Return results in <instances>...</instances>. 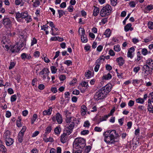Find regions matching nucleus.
I'll list each match as a JSON object with an SVG mask.
<instances>
[{
	"label": "nucleus",
	"mask_w": 153,
	"mask_h": 153,
	"mask_svg": "<svg viewBox=\"0 0 153 153\" xmlns=\"http://www.w3.org/2000/svg\"><path fill=\"white\" fill-rule=\"evenodd\" d=\"M54 132L57 135H59L61 131V128L60 126H57L54 129Z\"/></svg>",
	"instance_id": "393cba45"
},
{
	"label": "nucleus",
	"mask_w": 153,
	"mask_h": 153,
	"mask_svg": "<svg viewBox=\"0 0 153 153\" xmlns=\"http://www.w3.org/2000/svg\"><path fill=\"white\" fill-rule=\"evenodd\" d=\"M70 134H68L67 133V131H65V130H64L63 134L61 135L60 140L62 143H65L66 142L67 139V135H69Z\"/></svg>",
	"instance_id": "9b49d317"
},
{
	"label": "nucleus",
	"mask_w": 153,
	"mask_h": 153,
	"mask_svg": "<svg viewBox=\"0 0 153 153\" xmlns=\"http://www.w3.org/2000/svg\"><path fill=\"white\" fill-rule=\"evenodd\" d=\"M136 101L137 103H140V104H143L144 102V101L143 99V98H138L136 99Z\"/></svg>",
	"instance_id": "7c9ffc66"
},
{
	"label": "nucleus",
	"mask_w": 153,
	"mask_h": 153,
	"mask_svg": "<svg viewBox=\"0 0 153 153\" xmlns=\"http://www.w3.org/2000/svg\"><path fill=\"white\" fill-rule=\"evenodd\" d=\"M24 135L19 133L18 139L19 142L22 143L23 141V137Z\"/></svg>",
	"instance_id": "2f4dec72"
},
{
	"label": "nucleus",
	"mask_w": 153,
	"mask_h": 153,
	"mask_svg": "<svg viewBox=\"0 0 153 153\" xmlns=\"http://www.w3.org/2000/svg\"><path fill=\"white\" fill-rule=\"evenodd\" d=\"M140 67L139 66H137V67H134V68L133 71L136 73L138 72V71L140 70Z\"/></svg>",
	"instance_id": "8fccbe9b"
},
{
	"label": "nucleus",
	"mask_w": 153,
	"mask_h": 153,
	"mask_svg": "<svg viewBox=\"0 0 153 153\" xmlns=\"http://www.w3.org/2000/svg\"><path fill=\"white\" fill-rule=\"evenodd\" d=\"M16 94L12 95L10 98V100L11 102H13L16 100Z\"/></svg>",
	"instance_id": "a19ab883"
},
{
	"label": "nucleus",
	"mask_w": 153,
	"mask_h": 153,
	"mask_svg": "<svg viewBox=\"0 0 153 153\" xmlns=\"http://www.w3.org/2000/svg\"><path fill=\"white\" fill-rule=\"evenodd\" d=\"M64 63L67 65L68 66H70L72 65V62L71 60H67L65 61Z\"/></svg>",
	"instance_id": "49530a36"
},
{
	"label": "nucleus",
	"mask_w": 153,
	"mask_h": 153,
	"mask_svg": "<svg viewBox=\"0 0 153 153\" xmlns=\"http://www.w3.org/2000/svg\"><path fill=\"white\" fill-rule=\"evenodd\" d=\"M117 0H111V4L114 6H116L117 4Z\"/></svg>",
	"instance_id": "3c124183"
},
{
	"label": "nucleus",
	"mask_w": 153,
	"mask_h": 153,
	"mask_svg": "<svg viewBox=\"0 0 153 153\" xmlns=\"http://www.w3.org/2000/svg\"><path fill=\"white\" fill-rule=\"evenodd\" d=\"M65 120L67 125L66 128L64 130L68 134H71L73 131L75 124H78L79 121L74 117H68L67 116Z\"/></svg>",
	"instance_id": "f03ea898"
},
{
	"label": "nucleus",
	"mask_w": 153,
	"mask_h": 153,
	"mask_svg": "<svg viewBox=\"0 0 153 153\" xmlns=\"http://www.w3.org/2000/svg\"><path fill=\"white\" fill-rule=\"evenodd\" d=\"M110 116V115L109 114H108V115H106L102 117H100V121L98 123L101 122L106 120L107 118Z\"/></svg>",
	"instance_id": "a878e982"
},
{
	"label": "nucleus",
	"mask_w": 153,
	"mask_h": 153,
	"mask_svg": "<svg viewBox=\"0 0 153 153\" xmlns=\"http://www.w3.org/2000/svg\"><path fill=\"white\" fill-rule=\"evenodd\" d=\"M11 116V113L10 111H7L6 113V116L7 117H9Z\"/></svg>",
	"instance_id": "774afa93"
},
{
	"label": "nucleus",
	"mask_w": 153,
	"mask_h": 153,
	"mask_svg": "<svg viewBox=\"0 0 153 153\" xmlns=\"http://www.w3.org/2000/svg\"><path fill=\"white\" fill-rule=\"evenodd\" d=\"M58 12L59 14V18L61 17L62 16L65 14V12L62 10H58Z\"/></svg>",
	"instance_id": "f704fd0d"
},
{
	"label": "nucleus",
	"mask_w": 153,
	"mask_h": 153,
	"mask_svg": "<svg viewBox=\"0 0 153 153\" xmlns=\"http://www.w3.org/2000/svg\"><path fill=\"white\" fill-rule=\"evenodd\" d=\"M153 69V68L146 65H144L142 68V70L143 71L145 75L146 76L151 74Z\"/></svg>",
	"instance_id": "6e6552de"
},
{
	"label": "nucleus",
	"mask_w": 153,
	"mask_h": 153,
	"mask_svg": "<svg viewBox=\"0 0 153 153\" xmlns=\"http://www.w3.org/2000/svg\"><path fill=\"white\" fill-rule=\"evenodd\" d=\"M73 144L74 146L75 145V148L76 149H78L79 148L82 149L86 145L85 141L83 138H77L75 139Z\"/></svg>",
	"instance_id": "7ed1b4c3"
},
{
	"label": "nucleus",
	"mask_w": 153,
	"mask_h": 153,
	"mask_svg": "<svg viewBox=\"0 0 153 153\" xmlns=\"http://www.w3.org/2000/svg\"><path fill=\"white\" fill-rule=\"evenodd\" d=\"M116 60L117 62L118 65L120 66H123L125 63L124 60L121 57L117 58Z\"/></svg>",
	"instance_id": "4468645a"
},
{
	"label": "nucleus",
	"mask_w": 153,
	"mask_h": 153,
	"mask_svg": "<svg viewBox=\"0 0 153 153\" xmlns=\"http://www.w3.org/2000/svg\"><path fill=\"white\" fill-rule=\"evenodd\" d=\"M22 0H16L15 1V3L17 5H19L21 4V6H22L23 5V3L22 4Z\"/></svg>",
	"instance_id": "a18cd8bd"
},
{
	"label": "nucleus",
	"mask_w": 153,
	"mask_h": 153,
	"mask_svg": "<svg viewBox=\"0 0 153 153\" xmlns=\"http://www.w3.org/2000/svg\"><path fill=\"white\" fill-rule=\"evenodd\" d=\"M104 140L108 144H114L116 141L115 139L119 137L118 134L115 130H110L104 132L103 134Z\"/></svg>",
	"instance_id": "f257e3e1"
},
{
	"label": "nucleus",
	"mask_w": 153,
	"mask_h": 153,
	"mask_svg": "<svg viewBox=\"0 0 153 153\" xmlns=\"http://www.w3.org/2000/svg\"><path fill=\"white\" fill-rule=\"evenodd\" d=\"M148 110L149 112L153 113V105H149V107H148Z\"/></svg>",
	"instance_id": "37998d69"
},
{
	"label": "nucleus",
	"mask_w": 153,
	"mask_h": 153,
	"mask_svg": "<svg viewBox=\"0 0 153 153\" xmlns=\"http://www.w3.org/2000/svg\"><path fill=\"white\" fill-rule=\"evenodd\" d=\"M114 49L116 51H119L120 50V47L119 45H117L114 46Z\"/></svg>",
	"instance_id": "4c0bfd02"
},
{
	"label": "nucleus",
	"mask_w": 153,
	"mask_h": 153,
	"mask_svg": "<svg viewBox=\"0 0 153 153\" xmlns=\"http://www.w3.org/2000/svg\"><path fill=\"white\" fill-rule=\"evenodd\" d=\"M65 76L63 75H61L59 76V79L61 81H63L65 79Z\"/></svg>",
	"instance_id": "680f3d73"
},
{
	"label": "nucleus",
	"mask_w": 153,
	"mask_h": 153,
	"mask_svg": "<svg viewBox=\"0 0 153 153\" xmlns=\"http://www.w3.org/2000/svg\"><path fill=\"white\" fill-rule=\"evenodd\" d=\"M109 85H110L107 84L105 86L101 88L103 92H104V94H105L106 95L111 90V88Z\"/></svg>",
	"instance_id": "9d476101"
},
{
	"label": "nucleus",
	"mask_w": 153,
	"mask_h": 153,
	"mask_svg": "<svg viewBox=\"0 0 153 153\" xmlns=\"http://www.w3.org/2000/svg\"><path fill=\"white\" fill-rule=\"evenodd\" d=\"M36 43H37V40L34 37L33 39V40H32L31 45L33 46L34 44H36Z\"/></svg>",
	"instance_id": "4d7b16f0"
},
{
	"label": "nucleus",
	"mask_w": 153,
	"mask_h": 153,
	"mask_svg": "<svg viewBox=\"0 0 153 153\" xmlns=\"http://www.w3.org/2000/svg\"><path fill=\"white\" fill-rule=\"evenodd\" d=\"M26 41H23L22 40H20L19 42V45L18 47L17 45H15L13 47V48L12 49V52H18L20 50V48L22 47L24 45H25Z\"/></svg>",
	"instance_id": "423d86ee"
},
{
	"label": "nucleus",
	"mask_w": 153,
	"mask_h": 153,
	"mask_svg": "<svg viewBox=\"0 0 153 153\" xmlns=\"http://www.w3.org/2000/svg\"><path fill=\"white\" fill-rule=\"evenodd\" d=\"M134 51L135 49L133 47H131L129 48L127 53V56L128 57L130 58L131 59L132 58L133 55H132V53Z\"/></svg>",
	"instance_id": "ddd939ff"
},
{
	"label": "nucleus",
	"mask_w": 153,
	"mask_h": 153,
	"mask_svg": "<svg viewBox=\"0 0 153 153\" xmlns=\"http://www.w3.org/2000/svg\"><path fill=\"white\" fill-rule=\"evenodd\" d=\"M136 4V3L134 1H131L129 3V5L132 7H135Z\"/></svg>",
	"instance_id": "79ce46f5"
},
{
	"label": "nucleus",
	"mask_w": 153,
	"mask_h": 153,
	"mask_svg": "<svg viewBox=\"0 0 153 153\" xmlns=\"http://www.w3.org/2000/svg\"><path fill=\"white\" fill-rule=\"evenodd\" d=\"M89 132V131L88 130H84L81 132V134L85 135L88 134Z\"/></svg>",
	"instance_id": "13d9d810"
},
{
	"label": "nucleus",
	"mask_w": 153,
	"mask_h": 153,
	"mask_svg": "<svg viewBox=\"0 0 153 153\" xmlns=\"http://www.w3.org/2000/svg\"><path fill=\"white\" fill-rule=\"evenodd\" d=\"M112 75L110 73L107 74H104L102 77V79L104 80H108L111 78Z\"/></svg>",
	"instance_id": "aec40b11"
},
{
	"label": "nucleus",
	"mask_w": 153,
	"mask_h": 153,
	"mask_svg": "<svg viewBox=\"0 0 153 153\" xmlns=\"http://www.w3.org/2000/svg\"><path fill=\"white\" fill-rule=\"evenodd\" d=\"M2 23L6 28H10L12 25V22L10 19L7 17L4 18L2 20Z\"/></svg>",
	"instance_id": "0eeeda50"
},
{
	"label": "nucleus",
	"mask_w": 153,
	"mask_h": 153,
	"mask_svg": "<svg viewBox=\"0 0 153 153\" xmlns=\"http://www.w3.org/2000/svg\"><path fill=\"white\" fill-rule=\"evenodd\" d=\"M145 9L147 10L150 11L153 9V5L152 4L148 5L145 7Z\"/></svg>",
	"instance_id": "473e14b6"
},
{
	"label": "nucleus",
	"mask_w": 153,
	"mask_h": 153,
	"mask_svg": "<svg viewBox=\"0 0 153 153\" xmlns=\"http://www.w3.org/2000/svg\"><path fill=\"white\" fill-rule=\"evenodd\" d=\"M105 68L106 69L109 71L111 70L112 69V67L110 65L108 64H107L106 65Z\"/></svg>",
	"instance_id": "603ef678"
},
{
	"label": "nucleus",
	"mask_w": 153,
	"mask_h": 153,
	"mask_svg": "<svg viewBox=\"0 0 153 153\" xmlns=\"http://www.w3.org/2000/svg\"><path fill=\"white\" fill-rule=\"evenodd\" d=\"M90 124L89 122L88 121H87L84 122V126L85 127H89Z\"/></svg>",
	"instance_id": "338daca9"
},
{
	"label": "nucleus",
	"mask_w": 153,
	"mask_h": 153,
	"mask_svg": "<svg viewBox=\"0 0 153 153\" xmlns=\"http://www.w3.org/2000/svg\"><path fill=\"white\" fill-rule=\"evenodd\" d=\"M91 149V146H88L86 147L84 153H88L90 152Z\"/></svg>",
	"instance_id": "58836bf2"
},
{
	"label": "nucleus",
	"mask_w": 153,
	"mask_h": 153,
	"mask_svg": "<svg viewBox=\"0 0 153 153\" xmlns=\"http://www.w3.org/2000/svg\"><path fill=\"white\" fill-rule=\"evenodd\" d=\"M26 54L25 53H22L21 56V58L24 60H25L26 59Z\"/></svg>",
	"instance_id": "e2e57ef3"
},
{
	"label": "nucleus",
	"mask_w": 153,
	"mask_h": 153,
	"mask_svg": "<svg viewBox=\"0 0 153 153\" xmlns=\"http://www.w3.org/2000/svg\"><path fill=\"white\" fill-rule=\"evenodd\" d=\"M22 19H25L27 23H28L32 21L31 16H29L27 12H25L21 13Z\"/></svg>",
	"instance_id": "1a4fd4ad"
},
{
	"label": "nucleus",
	"mask_w": 153,
	"mask_h": 153,
	"mask_svg": "<svg viewBox=\"0 0 153 153\" xmlns=\"http://www.w3.org/2000/svg\"><path fill=\"white\" fill-rule=\"evenodd\" d=\"M40 53L39 51H35L34 53V56L36 57H39V56Z\"/></svg>",
	"instance_id": "052dcab7"
},
{
	"label": "nucleus",
	"mask_w": 153,
	"mask_h": 153,
	"mask_svg": "<svg viewBox=\"0 0 153 153\" xmlns=\"http://www.w3.org/2000/svg\"><path fill=\"white\" fill-rule=\"evenodd\" d=\"M111 33V32L110 29H107L105 30L104 33V35L106 37H109L110 36Z\"/></svg>",
	"instance_id": "4be33fe9"
},
{
	"label": "nucleus",
	"mask_w": 153,
	"mask_h": 153,
	"mask_svg": "<svg viewBox=\"0 0 153 153\" xmlns=\"http://www.w3.org/2000/svg\"><path fill=\"white\" fill-rule=\"evenodd\" d=\"M52 108L48 109L47 110H45L43 112V114L44 115H50L51 114Z\"/></svg>",
	"instance_id": "bb28decb"
},
{
	"label": "nucleus",
	"mask_w": 153,
	"mask_h": 153,
	"mask_svg": "<svg viewBox=\"0 0 153 153\" xmlns=\"http://www.w3.org/2000/svg\"><path fill=\"white\" fill-rule=\"evenodd\" d=\"M94 130L96 131L100 132L102 131V128L100 127L96 126L95 127Z\"/></svg>",
	"instance_id": "6e6d98bb"
},
{
	"label": "nucleus",
	"mask_w": 153,
	"mask_h": 153,
	"mask_svg": "<svg viewBox=\"0 0 153 153\" xmlns=\"http://www.w3.org/2000/svg\"><path fill=\"white\" fill-rule=\"evenodd\" d=\"M106 97L105 94L100 89L94 95V98L96 100H98L103 99Z\"/></svg>",
	"instance_id": "39448f33"
},
{
	"label": "nucleus",
	"mask_w": 153,
	"mask_h": 153,
	"mask_svg": "<svg viewBox=\"0 0 153 153\" xmlns=\"http://www.w3.org/2000/svg\"><path fill=\"white\" fill-rule=\"evenodd\" d=\"M40 2L39 1L36 0L33 2V6L34 7H37L39 5Z\"/></svg>",
	"instance_id": "09e8293b"
},
{
	"label": "nucleus",
	"mask_w": 153,
	"mask_h": 153,
	"mask_svg": "<svg viewBox=\"0 0 153 153\" xmlns=\"http://www.w3.org/2000/svg\"><path fill=\"white\" fill-rule=\"evenodd\" d=\"M51 126H48L46 129L45 132V134H44V136H46L48 134L50 133L51 131Z\"/></svg>",
	"instance_id": "5701e85b"
},
{
	"label": "nucleus",
	"mask_w": 153,
	"mask_h": 153,
	"mask_svg": "<svg viewBox=\"0 0 153 153\" xmlns=\"http://www.w3.org/2000/svg\"><path fill=\"white\" fill-rule=\"evenodd\" d=\"M94 8L93 10V15L95 16H97L99 12V8L97 7H96L94 6Z\"/></svg>",
	"instance_id": "412c9836"
},
{
	"label": "nucleus",
	"mask_w": 153,
	"mask_h": 153,
	"mask_svg": "<svg viewBox=\"0 0 153 153\" xmlns=\"http://www.w3.org/2000/svg\"><path fill=\"white\" fill-rule=\"evenodd\" d=\"M148 28L151 30L153 29V22H149L148 23Z\"/></svg>",
	"instance_id": "c9c22d12"
},
{
	"label": "nucleus",
	"mask_w": 153,
	"mask_h": 153,
	"mask_svg": "<svg viewBox=\"0 0 153 153\" xmlns=\"http://www.w3.org/2000/svg\"><path fill=\"white\" fill-rule=\"evenodd\" d=\"M38 88L41 90H42L44 88L45 86L43 84H40L39 85Z\"/></svg>",
	"instance_id": "69168bd1"
},
{
	"label": "nucleus",
	"mask_w": 153,
	"mask_h": 153,
	"mask_svg": "<svg viewBox=\"0 0 153 153\" xmlns=\"http://www.w3.org/2000/svg\"><path fill=\"white\" fill-rule=\"evenodd\" d=\"M26 127L25 126H24L23 127L22 129L21 130V131L19 132V134H22V135H24V133L26 131Z\"/></svg>",
	"instance_id": "e433bc0d"
},
{
	"label": "nucleus",
	"mask_w": 153,
	"mask_h": 153,
	"mask_svg": "<svg viewBox=\"0 0 153 153\" xmlns=\"http://www.w3.org/2000/svg\"><path fill=\"white\" fill-rule=\"evenodd\" d=\"M87 83V82L85 81L82 82V83H81V84L82 86L87 87L88 86Z\"/></svg>",
	"instance_id": "5fc2aeb1"
},
{
	"label": "nucleus",
	"mask_w": 153,
	"mask_h": 153,
	"mask_svg": "<svg viewBox=\"0 0 153 153\" xmlns=\"http://www.w3.org/2000/svg\"><path fill=\"white\" fill-rule=\"evenodd\" d=\"M0 151L2 153H5L7 149L4 145H0Z\"/></svg>",
	"instance_id": "cd10ccee"
},
{
	"label": "nucleus",
	"mask_w": 153,
	"mask_h": 153,
	"mask_svg": "<svg viewBox=\"0 0 153 153\" xmlns=\"http://www.w3.org/2000/svg\"><path fill=\"white\" fill-rule=\"evenodd\" d=\"M141 52L143 55L145 56L148 53V51L146 48H143Z\"/></svg>",
	"instance_id": "ea45409f"
},
{
	"label": "nucleus",
	"mask_w": 153,
	"mask_h": 153,
	"mask_svg": "<svg viewBox=\"0 0 153 153\" xmlns=\"http://www.w3.org/2000/svg\"><path fill=\"white\" fill-rule=\"evenodd\" d=\"M51 73L53 74H55L57 70V69L56 68V67L53 66H51Z\"/></svg>",
	"instance_id": "c756f323"
},
{
	"label": "nucleus",
	"mask_w": 153,
	"mask_h": 153,
	"mask_svg": "<svg viewBox=\"0 0 153 153\" xmlns=\"http://www.w3.org/2000/svg\"><path fill=\"white\" fill-rule=\"evenodd\" d=\"M56 119L59 124H61L62 122V116L59 113L56 114Z\"/></svg>",
	"instance_id": "dca6fc26"
},
{
	"label": "nucleus",
	"mask_w": 153,
	"mask_h": 153,
	"mask_svg": "<svg viewBox=\"0 0 153 153\" xmlns=\"http://www.w3.org/2000/svg\"><path fill=\"white\" fill-rule=\"evenodd\" d=\"M49 72V71L48 68H44L42 71L40 72L39 74L41 75H43L45 73V74L48 76V73Z\"/></svg>",
	"instance_id": "6ab92c4d"
},
{
	"label": "nucleus",
	"mask_w": 153,
	"mask_h": 153,
	"mask_svg": "<svg viewBox=\"0 0 153 153\" xmlns=\"http://www.w3.org/2000/svg\"><path fill=\"white\" fill-rule=\"evenodd\" d=\"M43 139L46 142H52L53 141V139L52 137H50L49 138H47L46 136H44Z\"/></svg>",
	"instance_id": "b1692460"
},
{
	"label": "nucleus",
	"mask_w": 153,
	"mask_h": 153,
	"mask_svg": "<svg viewBox=\"0 0 153 153\" xmlns=\"http://www.w3.org/2000/svg\"><path fill=\"white\" fill-rule=\"evenodd\" d=\"M149 99L148 100V107H149V105H152V103H153V92L150 93L148 96Z\"/></svg>",
	"instance_id": "f8f14e48"
},
{
	"label": "nucleus",
	"mask_w": 153,
	"mask_h": 153,
	"mask_svg": "<svg viewBox=\"0 0 153 153\" xmlns=\"http://www.w3.org/2000/svg\"><path fill=\"white\" fill-rule=\"evenodd\" d=\"M15 63L13 62H11L10 63V66L9 67V69H11L13 68L15 66Z\"/></svg>",
	"instance_id": "de8ad7c7"
},
{
	"label": "nucleus",
	"mask_w": 153,
	"mask_h": 153,
	"mask_svg": "<svg viewBox=\"0 0 153 153\" xmlns=\"http://www.w3.org/2000/svg\"><path fill=\"white\" fill-rule=\"evenodd\" d=\"M49 27L47 25H43L41 29L42 30L45 31L46 29H48Z\"/></svg>",
	"instance_id": "0e129e2a"
},
{
	"label": "nucleus",
	"mask_w": 153,
	"mask_h": 153,
	"mask_svg": "<svg viewBox=\"0 0 153 153\" xmlns=\"http://www.w3.org/2000/svg\"><path fill=\"white\" fill-rule=\"evenodd\" d=\"M19 37L20 38V40H22L23 41H26V38L24 37V34L22 33L19 35Z\"/></svg>",
	"instance_id": "72a5a7b5"
},
{
	"label": "nucleus",
	"mask_w": 153,
	"mask_h": 153,
	"mask_svg": "<svg viewBox=\"0 0 153 153\" xmlns=\"http://www.w3.org/2000/svg\"><path fill=\"white\" fill-rule=\"evenodd\" d=\"M16 19H18L20 18H22L21 13L18 12L16 13Z\"/></svg>",
	"instance_id": "c03bdc74"
},
{
	"label": "nucleus",
	"mask_w": 153,
	"mask_h": 153,
	"mask_svg": "<svg viewBox=\"0 0 153 153\" xmlns=\"http://www.w3.org/2000/svg\"><path fill=\"white\" fill-rule=\"evenodd\" d=\"M112 11V8L111 6L107 4L101 10L100 15L102 17H105L109 15Z\"/></svg>",
	"instance_id": "20e7f679"
},
{
	"label": "nucleus",
	"mask_w": 153,
	"mask_h": 153,
	"mask_svg": "<svg viewBox=\"0 0 153 153\" xmlns=\"http://www.w3.org/2000/svg\"><path fill=\"white\" fill-rule=\"evenodd\" d=\"M81 40L82 42L86 43L88 41L87 37L85 36V35L81 36Z\"/></svg>",
	"instance_id": "c85d7f7f"
},
{
	"label": "nucleus",
	"mask_w": 153,
	"mask_h": 153,
	"mask_svg": "<svg viewBox=\"0 0 153 153\" xmlns=\"http://www.w3.org/2000/svg\"><path fill=\"white\" fill-rule=\"evenodd\" d=\"M5 141L6 145L8 146L11 145L13 144L14 142L13 139L9 137H6Z\"/></svg>",
	"instance_id": "2eb2a0df"
},
{
	"label": "nucleus",
	"mask_w": 153,
	"mask_h": 153,
	"mask_svg": "<svg viewBox=\"0 0 153 153\" xmlns=\"http://www.w3.org/2000/svg\"><path fill=\"white\" fill-rule=\"evenodd\" d=\"M134 104V102L132 100H130L128 104V105L130 107L132 106Z\"/></svg>",
	"instance_id": "864d4df0"
},
{
	"label": "nucleus",
	"mask_w": 153,
	"mask_h": 153,
	"mask_svg": "<svg viewBox=\"0 0 153 153\" xmlns=\"http://www.w3.org/2000/svg\"><path fill=\"white\" fill-rule=\"evenodd\" d=\"M148 66L153 68V60L151 59H149L146 61V64Z\"/></svg>",
	"instance_id": "a211bd4d"
},
{
	"label": "nucleus",
	"mask_w": 153,
	"mask_h": 153,
	"mask_svg": "<svg viewBox=\"0 0 153 153\" xmlns=\"http://www.w3.org/2000/svg\"><path fill=\"white\" fill-rule=\"evenodd\" d=\"M100 65L99 64H97L96 65L94 68V71L95 72H97L98 71L100 68Z\"/></svg>",
	"instance_id": "bf43d9fd"
},
{
	"label": "nucleus",
	"mask_w": 153,
	"mask_h": 153,
	"mask_svg": "<svg viewBox=\"0 0 153 153\" xmlns=\"http://www.w3.org/2000/svg\"><path fill=\"white\" fill-rule=\"evenodd\" d=\"M131 23H129L127 24L124 27L125 31L127 32L130 30L132 31L133 30L132 27H131Z\"/></svg>",
	"instance_id": "f3484780"
}]
</instances>
